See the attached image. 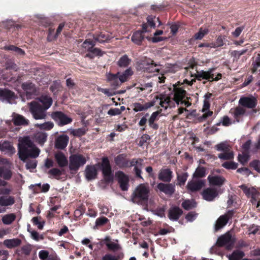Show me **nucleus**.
Instances as JSON below:
<instances>
[{
  "label": "nucleus",
  "instance_id": "nucleus-32",
  "mask_svg": "<svg viewBox=\"0 0 260 260\" xmlns=\"http://www.w3.org/2000/svg\"><path fill=\"white\" fill-rule=\"evenodd\" d=\"M152 83L149 82L143 84H140L137 86L138 92H143L144 94L150 93L152 91Z\"/></svg>",
  "mask_w": 260,
  "mask_h": 260
},
{
  "label": "nucleus",
  "instance_id": "nucleus-42",
  "mask_svg": "<svg viewBox=\"0 0 260 260\" xmlns=\"http://www.w3.org/2000/svg\"><path fill=\"white\" fill-rule=\"evenodd\" d=\"M16 219V216L13 213L8 214L2 217V221L5 224H11Z\"/></svg>",
  "mask_w": 260,
  "mask_h": 260
},
{
  "label": "nucleus",
  "instance_id": "nucleus-45",
  "mask_svg": "<svg viewBox=\"0 0 260 260\" xmlns=\"http://www.w3.org/2000/svg\"><path fill=\"white\" fill-rule=\"evenodd\" d=\"M87 131V129L86 128V127H83L78 129H72L71 130L70 133L74 136L81 137L84 135Z\"/></svg>",
  "mask_w": 260,
  "mask_h": 260
},
{
  "label": "nucleus",
  "instance_id": "nucleus-12",
  "mask_svg": "<svg viewBox=\"0 0 260 260\" xmlns=\"http://www.w3.org/2000/svg\"><path fill=\"white\" fill-rule=\"evenodd\" d=\"M17 96L12 91L6 88H0V101L11 103Z\"/></svg>",
  "mask_w": 260,
  "mask_h": 260
},
{
  "label": "nucleus",
  "instance_id": "nucleus-39",
  "mask_svg": "<svg viewBox=\"0 0 260 260\" xmlns=\"http://www.w3.org/2000/svg\"><path fill=\"white\" fill-rule=\"evenodd\" d=\"M12 176L11 171L7 168H0V177L5 180H9Z\"/></svg>",
  "mask_w": 260,
  "mask_h": 260
},
{
  "label": "nucleus",
  "instance_id": "nucleus-22",
  "mask_svg": "<svg viewBox=\"0 0 260 260\" xmlns=\"http://www.w3.org/2000/svg\"><path fill=\"white\" fill-rule=\"evenodd\" d=\"M55 159L59 167H64L68 165V160L65 155L61 152H58L54 155Z\"/></svg>",
  "mask_w": 260,
  "mask_h": 260
},
{
  "label": "nucleus",
  "instance_id": "nucleus-30",
  "mask_svg": "<svg viewBox=\"0 0 260 260\" xmlns=\"http://www.w3.org/2000/svg\"><path fill=\"white\" fill-rule=\"evenodd\" d=\"M23 89L25 91L26 95L29 98L31 94L35 93L36 91V88L32 83L26 82L22 85Z\"/></svg>",
  "mask_w": 260,
  "mask_h": 260
},
{
  "label": "nucleus",
  "instance_id": "nucleus-38",
  "mask_svg": "<svg viewBox=\"0 0 260 260\" xmlns=\"http://www.w3.org/2000/svg\"><path fill=\"white\" fill-rule=\"evenodd\" d=\"M116 164L120 168H124L127 166L128 161L125 159L123 154L117 156L115 159Z\"/></svg>",
  "mask_w": 260,
  "mask_h": 260
},
{
  "label": "nucleus",
  "instance_id": "nucleus-29",
  "mask_svg": "<svg viewBox=\"0 0 260 260\" xmlns=\"http://www.w3.org/2000/svg\"><path fill=\"white\" fill-rule=\"evenodd\" d=\"M182 210L178 207H173L169 210V217L172 220H177L182 214Z\"/></svg>",
  "mask_w": 260,
  "mask_h": 260
},
{
  "label": "nucleus",
  "instance_id": "nucleus-33",
  "mask_svg": "<svg viewBox=\"0 0 260 260\" xmlns=\"http://www.w3.org/2000/svg\"><path fill=\"white\" fill-rule=\"evenodd\" d=\"M21 241L19 239L15 238L7 239L4 241V244L8 248H13L19 246Z\"/></svg>",
  "mask_w": 260,
  "mask_h": 260
},
{
  "label": "nucleus",
  "instance_id": "nucleus-18",
  "mask_svg": "<svg viewBox=\"0 0 260 260\" xmlns=\"http://www.w3.org/2000/svg\"><path fill=\"white\" fill-rule=\"evenodd\" d=\"M158 179L164 182H170L172 178V172L169 169H162L158 175Z\"/></svg>",
  "mask_w": 260,
  "mask_h": 260
},
{
  "label": "nucleus",
  "instance_id": "nucleus-27",
  "mask_svg": "<svg viewBox=\"0 0 260 260\" xmlns=\"http://www.w3.org/2000/svg\"><path fill=\"white\" fill-rule=\"evenodd\" d=\"M155 105V102H150L144 104L139 103L134 104V110L136 112L142 111L151 108Z\"/></svg>",
  "mask_w": 260,
  "mask_h": 260
},
{
  "label": "nucleus",
  "instance_id": "nucleus-2",
  "mask_svg": "<svg viewBox=\"0 0 260 260\" xmlns=\"http://www.w3.org/2000/svg\"><path fill=\"white\" fill-rule=\"evenodd\" d=\"M150 188L147 184L142 183L137 186L131 196V201L134 204L144 205L149 199Z\"/></svg>",
  "mask_w": 260,
  "mask_h": 260
},
{
  "label": "nucleus",
  "instance_id": "nucleus-64",
  "mask_svg": "<svg viewBox=\"0 0 260 260\" xmlns=\"http://www.w3.org/2000/svg\"><path fill=\"white\" fill-rule=\"evenodd\" d=\"M119 258V255L115 256L110 254H107L103 257L102 260H118Z\"/></svg>",
  "mask_w": 260,
  "mask_h": 260
},
{
  "label": "nucleus",
  "instance_id": "nucleus-41",
  "mask_svg": "<svg viewBox=\"0 0 260 260\" xmlns=\"http://www.w3.org/2000/svg\"><path fill=\"white\" fill-rule=\"evenodd\" d=\"M131 61V59L126 55H124L121 57L118 61V65L120 67L125 68L129 64Z\"/></svg>",
  "mask_w": 260,
  "mask_h": 260
},
{
  "label": "nucleus",
  "instance_id": "nucleus-48",
  "mask_svg": "<svg viewBox=\"0 0 260 260\" xmlns=\"http://www.w3.org/2000/svg\"><path fill=\"white\" fill-rule=\"evenodd\" d=\"M209 30L207 28H201L199 31L196 33L194 38L196 40H201L206 34H208Z\"/></svg>",
  "mask_w": 260,
  "mask_h": 260
},
{
  "label": "nucleus",
  "instance_id": "nucleus-60",
  "mask_svg": "<svg viewBox=\"0 0 260 260\" xmlns=\"http://www.w3.org/2000/svg\"><path fill=\"white\" fill-rule=\"evenodd\" d=\"M32 221L34 224L37 225L38 228L40 230L43 229L45 222L44 221L41 222L39 220V218L38 217H33L32 219Z\"/></svg>",
  "mask_w": 260,
  "mask_h": 260
},
{
  "label": "nucleus",
  "instance_id": "nucleus-20",
  "mask_svg": "<svg viewBox=\"0 0 260 260\" xmlns=\"http://www.w3.org/2000/svg\"><path fill=\"white\" fill-rule=\"evenodd\" d=\"M217 150L221 152L218 154V157L221 159L226 160L228 159V143L225 142L220 143L216 146Z\"/></svg>",
  "mask_w": 260,
  "mask_h": 260
},
{
  "label": "nucleus",
  "instance_id": "nucleus-40",
  "mask_svg": "<svg viewBox=\"0 0 260 260\" xmlns=\"http://www.w3.org/2000/svg\"><path fill=\"white\" fill-rule=\"evenodd\" d=\"M163 32H164L162 30H157L153 34V35H154L153 37L150 38H148L147 37H146V38L148 40H151L153 43L159 42L164 40V39L162 37H157L158 36L162 35Z\"/></svg>",
  "mask_w": 260,
  "mask_h": 260
},
{
  "label": "nucleus",
  "instance_id": "nucleus-61",
  "mask_svg": "<svg viewBox=\"0 0 260 260\" xmlns=\"http://www.w3.org/2000/svg\"><path fill=\"white\" fill-rule=\"evenodd\" d=\"M108 218L105 217H101L98 218L96 219L95 226L103 225L104 224L108 222Z\"/></svg>",
  "mask_w": 260,
  "mask_h": 260
},
{
  "label": "nucleus",
  "instance_id": "nucleus-43",
  "mask_svg": "<svg viewBox=\"0 0 260 260\" xmlns=\"http://www.w3.org/2000/svg\"><path fill=\"white\" fill-rule=\"evenodd\" d=\"M54 124L53 122L51 121H48L43 123L39 124L37 123L35 124V126L38 127L40 129L49 131L52 129L53 127Z\"/></svg>",
  "mask_w": 260,
  "mask_h": 260
},
{
  "label": "nucleus",
  "instance_id": "nucleus-14",
  "mask_svg": "<svg viewBox=\"0 0 260 260\" xmlns=\"http://www.w3.org/2000/svg\"><path fill=\"white\" fill-rule=\"evenodd\" d=\"M241 188L247 197L251 198V201L253 204H255L256 202L259 200V193L254 187L248 188L245 186H242Z\"/></svg>",
  "mask_w": 260,
  "mask_h": 260
},
{
  "label": "nucleus",
  "instance_id": "nucleus-7",
  "mask_svg": "<svg viewBox=\"0 0 260 260\" xmlns=\"http://www.w3.org/2000/svg\"><path fill=\"white\" fill-rule=\"evenodd\" d=\"M152 102H155V105L159 104L165 109L175 107V102L171 94H160L156 96L155 99Z\"/></svg>",
  "mask_w": 260,
  "mask_h": 260
},
{
  "label": "nucleus",
  "instance_id": "nucleus-23",
  "mask_svg": "<svg viewBox=\"0 0 260 260\" xmlns=\"http://www.w3.org/2000/svg\"><path fill=\"white\" fill-rule=\"evenodd\" d=\"M86 178L91 180L96 178L97 176V169L94 166H87L85 170Z\"/></svg>",
  "mask_w": 260,
  "mask_h": 260
},
{
  "label": "nucleus",
  "instance_id": "nucleus-1",
  "mask_svg": "<svg viewBox=\"0 0 260 260\" xmlns=\"http://www.w3.org/2000/svg\"><path fill=\"white\" fill-rule=\"evenodd\" d=\"M18 149L19 157L23 161L28 157H37L40 153V150L36 146L29 136L19 138Z\"/></svg>",
  "mask_w": 260,
  "mask_h": 260
},
{
  "label": "nucleus",
  "instance_id": "nucleus-55",
  "mask_svg": "<svg viewBox=\"0 0 260 260\" xmlns=\"http://www.w3.org/2000/svg\"><path fill=\"white\" fill-rule=\"evenodd\" d=\"M12 190V188L10 186L6 185L5 186L0 187V194L8 195Z\"/></svg>",
  "mask_w": 260,
  "mask_h": 260
},
{
  "label": "nucleus",
  "instance_id": "nucleus-3",
  "mask_svg": "<svg viewBox=\"0 0 260 260\" xmlns=\"http://www.w3.org/2000/svg\"><path fill=\"white\" fill-rule=\"evenodd\" d=\"M133 74L131 68L126 70L122 74L117 73L116 74L108 73L106 74L107 80L112 86H118L121 83L126 81Z\"/></svg>",
  "mask_w": 260,
  "mask_h": 260
},
{
  "label": "nucleus",
  "instance_id": "nucleus-10",
  "mask_svg": "<svg viewBox=\"0 0 260 260\" xmlns=\"http://www.w3.org/2000/svg\"><path fill=\"white\" fill-rule=\"evenodd\" d=\"M102 169L106 181H112L113 177L111 174V168L107 157H104L102 159Z\"/></svg>",
  "mask_w": 260,
  "mask_h": 260
},
{
  "label": "nucleus",
  "instance_id": "nucleus-13",
  "mask_svg": "<svg viewBox=\"0 0 260 260\" xmlns=\"http://www.w3.org/2000/svg\"><path fill=\"white\" fill-rule=\"evenodd\" d=\"M52 118L61 125L70 123L72 121V118L68 117L61 112H55L52 114Z\"/></svg>",
  "mask_w": 260,
  "mask_h": 260
},
{
  "label": "nucleus",
  "instance_id": "nucleus-52",
  "mask_svg": "<svg viewBox=\"0 0 260 260\" xmlns=\"http://www.w3.org/2000/svg\"><path fill=\"white\" fill-rule=\"evenodd\" d=\"M188 175L187 173H183L177 175L178 184L180 185H183L186 182Z\"/></svg>",
  "mask_w": 260,
  "mask_h": 260
},
{
  "label": "nucleus",
  "instance_id": "nucleus-51",
  "mask_svg": "<svg viewBox=\"0 0 260 260\" xmlns=\"http://www.w3.org/2000/svg\"><path fill=\"white\" fill-rule=\"evenodd\" d=\"M94 39L100 43H103L108 41L110 39V38L105 34L101 32L100 34L95 37Z\"/></svg>",
  "mask_w": 260,
  "mask_h": 260
},
{
  "label": "nucleus",
  "instance_id": "nucleus-11",
  "mask_svg": "<svg viewBox=\"0 0 260 260\" xmlns=\"http://www.w3.org/2000/svg\"><path fill=\"white\" fill-rule=\"evenodd\" d=\"M205 184L203 180L193 178L189 181L186 186L187 189L191 192H195L200 190Z\"/></svg>",
  "mask_w": 260,
  "mask_h": 260
},
{
  "label": "nucleus",
  "instance_id": "nucleus-28",
  "mask_svg": "<svg viewBox=\"0 0 260 260\" xmlns=\"http://www.w3.org/2000/svg\"><path fill=\"white\" fill-rule=\"evenodd\" d=\"M37 102L41 105V106L44 108V110H47L52 104L51 98L47 95L42 96L39 101Z\"/></svg>",
  "mask_w": 260,
  "mask_h": 260
},
{
  "label": "nucleus",
  "instance_id": "nucleus-56",
  "mask_svg": "<svg viewBox=\"0 0 260 260\" xmlns=\"http://www.w3.org/2000/svg\"><path fill=\"white\" fill-rule=\"evenodd\" d=\"M244 29V26L237 27L234 31L231 32V37L233 38H238Z\"/></svg>",
  "mask_w": 260,
  "mask_h": 260
},
{
  "label": "nucleus",
  "instance_id": "nucleus-47",
  "mask_svg": "<svg viewBox=\"0 0 260 260\" xmlns=\"http://www.w3.org/2000/svg\"><path fill=\"white\" fill-rule=\"evenodd\" d=\"M228 244V234L227 233L219 237L216 242V245L218 246L221 247L226 246Z\"/></svg>",
  "mask_w": 260,
  "mask_h": 260
},
{
  "label": "nucleus",
  "instance_id": "nucleus-37",
  "mask_svg": "<svg viewBox=\"0 0 260 260\" xmlns=\"http://www.w3.org/2000/svg\"><path fill=\"white\" fill-rule=\"evenodd\" d=\"M34 137L37 142L43 145L46 141L47 135L45 133L38 132L35 134Z\"/></svg>",
  "mask_w": 260,
  "mask_h": 260
},
{
  "label": "nucleus",
  "instance_id": "nucleus-59",
  "mask_svg": "<svg viewBox=\"0 0 260 260\" xmlns=\"http://www.w3.org/2000/svg\"><path fill=\"white\" fill-rule=\"evenodd\" d=\"M37 162L35 159L27 161L26 164V168L27 170H29L31 171L32 169H34L37 167Z\"/></svg>",
  "mask_w": 260,
  "mask_h": 260
},
{
  "label": "nucleus",
  "instance_id": "nucleus-5",
  "mask_svg": "<svg viewBox=\"0 0 260 260\" xmlns=\"http://www.w3.org/2000/svg\"><path fill=\"white\" fill-rule=\"evenodd\" d=\"M171 94L177 105H184L187 107L191 105V103L187 101L188 98L186 91L182 88L174 86Z\"/></svg>",
  "mask_w": 260,
  "mask_h": 260
},
{
  "label": "nucleus",
  "instance_id": "nucleus-63",
  "mask_svg": "<svg viewBox=\"0 0 260 260\" xmlns=\"http://www.w3.org/2000/svg\"><path fill=\"white\" fill-rule=\"evenodd\" d=\"M94 44L92 41L89 40H85L83 44V47L87 50H90L93 48Z\"/></svg>",
  "mask_w": 260,
  "mask_h": 260
},
{
  "label": "nucleus",
  "instance_id": "nucleus-24",
  "mask_svg": "<svg viewBox=\"0 0 260 260\" xmlns=\"http://www.w3.org/2000/svg\"><path fill=\"white\" fill-rule=\"evenodd\" d=\"M240 104L249 108H252L255 107L256 105V99L251 97H243L241 98L239 101Z\"/></svg>",
  "mask_w": 260,
  "mask_h": 260
},
{
  "label": "nucleus",
  "instance_id": "nucleus-49",
  "mask_svg": "<svg viewBox=\"0 0 260 260\" xmlns=\"http://www.w3.org/2000/svg\"><path fill=\"white\" fill-rule=\"evenodd\" d=\"M244 256V253L241 251L237 250L234 252L231 256L229 257L230 260H239Z\"/></svg>",
  "mask_w": 260,
  "mask_h": 260
},
{
  "label": "nucleus",
  "instance_id": "nucleus-16",
  "mask_svg": "<svg viewBox=\"0 0 260 260\" xmlns=\"http://www.w3.org/2000/svg\"><path fill=\"white\" fill-rule=\"evenodd\" d=\"M143 68L144 72L155 74L160 70V66L154 63L153 61H151L150 62L144 63Z\"/></svg>",
  "mask_w": 260,
  "mask_h": 260
},
{
  "label": "nucleus",
  "instance_id": "nucleus-9",
  "mask_svg": "<svg viewBox=\"0 0 260 260\" xmlns=\"http://www.w3.org/2000/svg\"><path fill=\"white\" fill-rule=\"evenodd\" d=\"M115 178L118 181L120 188L124 191L127 190L128 188L129 178L122 171H118L115 174Z\"/></svg>",
  "mask_w": 260,
  "mask_h": 260
},
{
  "label": "nucleus",
  "instance_id": "nucleus-31",
  "mask_svg": "<svg viewBox=\"0 0 260 260\" xmlns=\"http://www.w3.org/2000/svg\"><path fill=\"white\" fill-rule=\"evenodd\" d=\"M12 120L14 124L16 125H27L28 123L27 119L19 114H14Z\"/></svg>",
  "mask_w": 260,
  "mask_h": 260
},
{
  "label": "nucleus",
  "instance_id": "nucleus-26",
  "mask_svg": "<svg viewBox=\"0 0 260 260\" xmlns=\"http://www.w3.org/2000/svg\"><path fill=\"white\" fill-rule=\"evenodd\" d=\"M228 222V215L224 214L220 216L216 220L214 225V231H218L223 228Z\"/></svg>",
  "mask_w": 260,
  "mask_h": 260
},
{
  "label": "nucleus",
  "instance_id": "nucleus-15",
  "mask_svg": "<svg viewBox=\"0 0 260 260\" xmlns=\"http://www.w3.org/2000/svg\"><path fill=\"white\" fill-rule=\"evenodd\" d=\"M157 188L160 191L166 194L172 195L175 191V185L173 184L159 183L157 184Z\"/></svg>",
  "mask_w": 260,
  "mask_h": 260
},
{
  "label": "nucleus",
  "instance_id": "nucleus-57",
  "mask_svg": "<svg viewBox=\"0 0 260 260\" xmlns=\"http://www.w3.org/2000/svg\"><path fill=\"white\" fill-rule=\"evenodd\" d=\"M260 67V54L257 55L254 62L252 64V72L254 73L258 68Z\"/></svg>",
  "mask_w": 260,
  "mask_h": 260
},
{
  "label": "nucleus",
  "instance_id": "nucleus-53",
  "mask_svg": "<svg viewBox=\"0 0 260 260\" xmlns=\"http://www.w3.org/2000/svg\"><path fill=\"white\" fill-rule=\"evenodd\" d=\"M48 174L54 178L58 179L62 174L61 170L57 168H53L48 171Z\"/></svg>",
  "mask_w": 260,
  "mask_h": 260
},
{
  "label": "nucleus",
  "instance_id": "nucleus-19",
  "mask_svg": "<svg viewBox=\"0 0 260 260\" xmlns=\"http://www.w3.org/2000/svg\"><path fill=\"white\" fill-rule=\"evenodd\" d=\"M218 194L216 189L213 188H207L202 192V196L206 201H212Z\"/></svg>",
  "mask_w": 260,
  "mask_h": 260
},
{
  "label": "nucleus",
  "instance_id": "nucleus-50",
  "mask_svg": "<svg viewBox=\"0 0 260 260\" xmlns=\"http://www.w3.org/2000/svg\"><path fill=\"white\" fill-rule=\"evenodd\" d=\"M182 206L185 210H190L196 207V203L193 201L186 200L182 203Z\"/></svg>",
  "mask_w": 260,
  "mask_h": 260
},
{
  "label": "nucleus",
  "instance_id": "nucleus-44",
  "mask_svg": "<svg viewBox=\"0 0 260 260\" xmlns=\"http://www.w3.org/2000/svg\"><path fill=\"white\" fill-rule=\"evenodd\" d=\"M159 113L158 111L153 112L148 120L150 126L154 129H157L158 128V125L154 123V121L157 119Z\"/></svg>",
  "mask_w": 260,
  "mask_h": 260
},
{
  "label": "nucleus",
  "instance_id": "nucleus-58",
  "mask_svg": "<svg viewBox=\"0 0 260 260\" xmlns=\"http://www.w3.org/2000/svg\"><path fill=\"white\" fill-rule=\"evenodd\" d=\"M155 19V17H153L151 16H149L147 18V23L145 24H147L150 28H155V23L154 19Z\"/></svg>",
  "mask_w": 260,
  "mask_h": 260
},
{
  "label": "nucleus",
  "instance_id": "nucleus-8",
  "mask_svg": "<svg viewBox=\"0 0 260 260\" xmlns=\"http://www.w3.org/2000/svg\"><path fill=\"white\" fill-rule=\"evenodd\" d=\"M29 109L34 118L35 119H45L46 114L45 111L41 105L36 101H33L29 104Z\"/></svg>",
  "mask_w": 260,
  "mask_h": 260
},
{
  "label": "nucleus",
  "instance_id": "nucleus-36",
  "mask_svg": "<svg viewBox=\"0 0 260 260\" xmlns=\"http://www.w3.org/2000/svg\"><path fill=\"white\" fill-rule=\"evenodd\" d=\"M144 38L143 32L141 31H137L133 34L132 37V41L135 44L139 45L141 44Z\"/></svg>",
  "mask_w": 260,
  "mask_h": 260
},
{
  "label": "nucleus",
  "instance_id": "nucleus-62",
  "mask_svg": "<svg viewBox=\"0 0 260 260\" xmlns=\"http://www.w3.org/2000/svg\"><path fill=\"white\" fill-rule=\"evenodd\" d=\"M97 90L99 91H101V92H103L105 95H106L108 96H111L114 94V92L112 90H110L109 89L98 87Z\"/></svg>",
  "mask_w": 260,
  "mask_h": 260
},
{
  "label": "nucleus",
  "instance_id": "nucleus-21",
  "mask_svg": "<svg viewBox=\"0 0 260 260\" xmlns=\"http://www.w3.org/2000/svg\"><path fill=\"white\" fill-rule=\"evenodd\" d=\"M69 138L67 135H62L58 136L55 143V146L56 148L62 149L68 145Z\"/></svg>",
  "mask_w": 260,
  "mask_h": 260
},
{
  "label": "nucleus",
  "instance_id": "nucleus-54",
  "mask_svg": "<svg viewBox=\"0 0 260 260\" xmlns=\"http://www.w3.org/2000/svg\"><path fill=\"white\" fill-rule=\"evenodd\" d=\"M106 245L109 249L112 250V251H116V250H117L120 249V247L119 245V244H118L116 242L110 241L109 242H107L106 244Z\"/></svg>",
  "mask_w": 260,
  "mask_h": 260
},
{
  "label": "nucleus",
  "instance_id": "nucleus-46",
  "mask_svg": "<svg viewBox=\"0 0 260 260\" xmlns=\"http://www.w3.org/2000/svg\"><path fill=\"white\" fill-rule=\"evenodd\" d=\"M206 175V169L204 167H198L193 174V178H202Z\"/></svg>",
  "mask_w": 260,
  "mask_h": 260
},
{
  "label": "nucleus",
  "instance_id": "nucleus-35",
  "mask_svg": "<svg viewBox=\"0 0 260 260\" xmlns=\"http://www.w3.org/2000/svg\"><path fill=\"white\" fill-rule=\"evenodd\" d=\"M142 162L143 160L141 159H139L137 160L133 159L131 162V166H133L136 165L135 167V171L137 176L140 178H142V176H141Z\"/></svg>",
  "mask_w": 260,
  "mask_h": 260
},
{
  "label": "nucleus",
  "instance_id": "nucleus-4",
  "mask_svg": "<svg viewBox=\"0 0 260 260\" xmlns=\"http://www.w3.org/2000/svg\"><path fill=\"white\" fill-rule=\"evenodd\" d=\"M214 69H211L207 71H201L200 72L196 71V73H193L190 71V74L191 77H194V78L191 79V81H187L186 79L185 80L188 84L192 85L195 82V78L201 80V79H206L210 81H217L221 77L220 74H218L216 77H214L213 74Z\"/></svg>",
  "mask_w": 260,
  "mask_h": 260
},
{
  "label": "nucleus",
  "instance_id": "nucleus-25",
  "mask_svg": "<svg viewBox=\"0 0 260 260\" xmlns=\"http://www.w3.org/2000/svg\"><path fill=\"white\" fill-rule=\"evenodd\" d=\"M208 180L210 185L220 186L225 181V179L220 176L210 175L208 177Z\"/></svg>",
  "mask_w": 260,
  "mask_h": 260
},
{
  "label": "nucleus",
  "instance_id": "nucleus-34",
  "mask_svg": "<svg viewBox=\"0 0 260 260\" xmlns=\"http://www.w3.org/2000/svg\"><path fill=\"white\" fill-rule=\"evenodd\" d=\"M15 203L14 198L12 196H0V206H11Z\"/></svg>",
  "mask_w": 260,
  "mask_h": 260
},
{
  "label": "nucleus",
  "instance_id": "nucleus-17",
  "mask_svg": "<svg viewBox=\"0 0 260 260\" xmlns=\"http://www.w3.org/2000/svg\"><path fill=\"white\" fill-rule=\"evenodd\" d=\"M210 103L209 101L204 100V105L202 109V112L203 113V115L199 117L200 121H203L207 119L208 117L211 116L213 112L209 110Z\"/></svg>",
  "mask_w": 260,
  "mask_h": 260
},
{
  "label": "nucleus",
  "instance_id": "nucleus-6",
  "mask_svg": "<svg viewBox=\"0 0 260 260\" xmlns=\"http://www.w3.org/2000/svg\"><path fill=\"white\" fill-rule=\"evenodd\" d=\"M87 161L86 157L80 154H72L69 157V168L72 173H75Z\"/></svg>",
  "mask_w": 260,
  "mask_h": 260
}]
</instances>
